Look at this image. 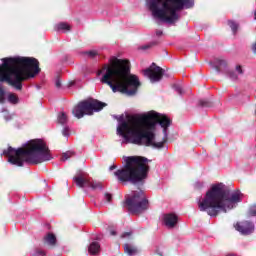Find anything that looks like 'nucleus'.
<instances>
[{"label": "nucleus", "mask_w": 256, "mask_h": 256, "mask_svg": "<svg viewBox=\"0 0 256 256\" xmlns=\"http://www.w3.org/2000/svg\"><path fill=\"white\" fill-rule=\"evenodd\" d=\"M118 118L116 135L122 137L121 145H145L152 149L161 150L169 140L167 129L171 127V119L164 114L151 110L140 118L127 115Z\"/></svg>", "instance_id": "obj_1"}, {"label": "nucleus", "mask_w": 256, "mask_h": 256, "mask_svg": "<svg viewBox=\"0 0 256 256\" xmlns=\"http://www.w3.org/2000/svg\"><path fill=\"white\" fill-rule=\"evenodd\" d=\"M110 64H105L96 72L100 82L109 85L113 93H122L133 97L141 87V81L135 74H131L129 61L111 57Z\"/></svg>", "instance_id": "obj_2"}, {"label": "nucleus", "mask_w": 256, "mask_h": 256, "mask_svg": "<svg viewBox=\"0 0 256 256\" xmlns=\"http://www.w3.org/2000/svg\"><path fill=\"white\" fill-rule=\"evenodd\" d=\"M0 65V82H7L16 91L23 89V81L39 75V60L33 57L15 56L2 59Z\"/></svg>", "instance_id": "obj_3"}, {"label": "nucleus", "mask_w": 256, "mask_h": 256, "mask_svg": "<svg viewBox=\"0 0 256 256\" xmlns=\"http://www.w3.org/2000/svg\"><path fill=\"white\" fill-rule=\"evenodd\" d=\"M241 203V191L230 192L223 183L213 184L202 199L198 200L199 211L210 217H217L219 213H227Z\"/></svg>", "instance_id": "obj_4"}, {"label": "nucleus", "mask_w": 256, "mask_h": 256, "mask_svg": "<svg viewBox=\"0 0 256 256\" xmlns=\"http://www.w3.org/2000/svg\"><path fill=\"white\" fill-rule=\"evenodd\" d=\"M23 147L15 149L10 146L3 151L2 155H6L8 163L16 165V167H23L24 163L39 165L53 159L51 150L43 139H32L26 142Z\"/></svg>", "instance_id": "obj_5"}, {"label": "nucleus", "mask_w": 256, "mask_h": 256, "mask_svg": "<svg viewBox=\"0 0 256 256\" xmlns=\"http://www.w3.org/2000/svg\"><path fill=\"white\" fill-rule=\"evenodd\" d=\"M146 5L155 21L175 25L181 19V9H191L195 0H146Z\"/></svg>", "instance_id": "obj_6"}, {"label": "nucleus", "mask_w": 256, "mask_h": 256, "mask_svg": "<svg viewBox=\"0 0 256 256\" xmlns=\"http://www.w3.org/2000/svg\"><path fill=\"white\" fill-rule=\"evenodd\" d=\"M124 168L117 170L114 175L121 183L143 185L149 173V160L141 156H124Z\"/></svg>", "instance_id": "obj_7"}, {"label": "nucleus", "mask_w": 256, "mask_h": 256, "mask_svg": "<svg viewBox=\"0 0 256 256\" xmlns=\"http://www.w3.org/2000/svg\"><path fill=\"white\" fill-rule=\"evenodd\" d=\"M104 107H107V103L98 100H86L78 103L74 107L72 113L77 119H82L85 115H93V113H99Z\"/></svg>", "instance_id": "obj_8"}, {"label": "nucleus", "mask_w": 256, "mask_h": 256, "mask_svg": "<svg viewBox=\"0 0 256 256\" xmlns=\"http://www.w3.org/2000/svg\"><path fill=\"white\" fill-rule=\"evenodd\" d=\"M128 211L134 215H139L149 209V200L145 197L143 190L135 191L132 197L126 200Z\"/></svg>", "instance_id": "obj_9"}, {"label": "nucleus", "mask_w": 256, "mask_h": 256, "mask_svg": "<svg viewBox=\"0 0 256 256\" xmlns=\"http://www.w3.org/2000/svg\"><path fill=\"white\" fill-rule=\"evenodd\" d=\"M73 181L76 183L77 187L81 189H92V191H97V189H103L100 182L93 181L91 178L87 177L85 173H78L73 177Z\"/></svg>", "instance_id": "obj_10"}, {"label": "nucleus", "mask_w": 256, "mask_h": 256, "mask_svg": "<svg viewBox=\"0 0 256 256\" xmlns=\"http://www.w3.org/2000/svg\"><path fill=\"white\" fill-rule=\"evenodd\" d=\"M144 75L150 79L151 83H157L163 77V68L156 66L155 63H153L151 68L144 71Z\"/></svg>", "instance_id": "obj_11"}, {"label": "nucleus", "mask_w": 256, "mask_h": 256, "mask_svg": "<svg viewBox=\"0 0 256 256\" xmlns=\"http://www.w3.org/2000/svg\"><path fill=\"white\" fill-rule=\"evenodd\" d=\"M235 229H236V231L241 233V235H251V233H253V231H255V223H253L252 221H247V220L238 222L235 225Z\"/></svg>", "instance_id": "obj_12"}, {"label": "nucleus", "mask_w": 256, "mask_h": 256, "mask_svg": "<svg viewBox=\"0 0 256 256\" xmlns=\"http://www.w3.org/2000/svg\"><path fill=\"white\" fill-rule=\"evenodd\" d=\"M162 221L167 229H175L179 223V216L175 213H167L163 215Z\"/></svg>", "instance_id": "obj_13"}, {"label": "nucleus", "mask_w": 256, "mask_h": 256, "mask_svg": "<svg viewBox=\"0 0 256 256\" xmlns=\"http://www.w3.org/2000/svg\"><path fill=\"white\" fill-rule=\"evenodd\" d=\"M245 71L243 70V66L237 64L234 70H227L225 75L230 81H237L239 76L243 75Z\"/></svg>", "instance_id": "obj_14"}, {"label": "nucleus", "mask_w": 256, "mask_h": 256, "mask_svg": "<svg viewBox=\"0 0 256 256\" xmlns=\"http://www.w3.org/2000/svg\"><path fill=\"white\" fill-rule=\"evenodd\" d=\"M214 69L216 70L217 73H223L222 69L227 68V61L221 58H216L214 62L212 63Z\"/></svg>", "instance_id": "obj_15"}, {"label": "nucleus", "mask_w": 256, "mask_h": 256, "mask_svg": "<svg viewBox=\"0 0 256 256\" xmlns=\"http://www.w3.org/2000/svg\"><path fill=\"white\" fill-rule=\"evenodd\" d=\"M54 31H57V33H69L71 31V25L67 22L57 23L54 26Z\"/></svg>", "instance_id": "obj_16"}, {"label": "nucleus", "mask_w": 256, "mask_h": 256, "mask_svg": "<svg viewBox=\"0 0 256 256\" xmlns=\"http://www.w3.org/2000/svg\"><path fill=\"white\" fill-rule=\"evenodd\" d=\"M99 251H101V245L98 242H92L88 247L90 255H99Z\"/></svg>", "instance_id": "obj_17"}, {"label": "nucleus", "mask_w": 256, "mask_h": 256, "mask_svg": "<svg viewBox=\"0 0 256 256\" xmlns=\"http://www.w3.org/2000/svg\"><path fill=\"white\" fill-rule=\"evenodd\" d=\"M57 122L59 123V125L62 126L67 125V123H69V118L67 117V114L65 112L58 113Z\"/></svg>", "instance_id": "obj_18"}, {"label": "nucleus", "mask_w": 256, "mask_h": 256, "mask_svg": "<svg viewBox=\"0 0 256 256\" xmlns=\"http://www.w3.org/2000/svg\"><path fill=\"white\" fill-rule=\"evenodd\" d=\"M124 252L128 256L137 255V247L131 245V244H125L124 245Z\"/></svg>", "instance_id": "obj_19"}, {"label": "nucleus", "mask_w": 256, "mask_h": 256, "mask_svg": "<svg viewBox=\"0 0 256 256\" xmlns=\"http://www.w3.org/2000/svg\"><path fill=\"white\" fill-rule=\"evenodd\" d=\"M44 241L47 245H55V243H57V238L55 237L54 234L52 233H48L45 237H44Z\"/></svg>", "instance_id": "obj_20"}, {"label": "nucleus", "mask_w": 256, "mask_h": 256, "mask_svg": "<svg viewBox=\"0 0 256 256\" xmlns=\"http://www.w3.org/2000/svg\"><path fill=\"white\" fill-rule=\"evenodd\" d=\"M8 102L11 103V105H18L19 103V96H17L16 94L10 93L8 94Z\"/></svg>", "instance_id": "obj_21"}, {"label": "nucleus", "mask_w": 256, "mask_h": 256, "mask_svg": "<svg viewBox=\"0 0 256 256\" xmlns=\"http://www.w3.org/2000/svg\"><path fill=\"white\" fill-rule=\"evenodd\" d=\"M228 25L231 28L233 34L237 33V30L239 29V24L235 21H228Z\"/></svg>", "instance_id": "obj_22"}, {"label": "nucleus", "mask_w": 256, "mask_h": 256, "mask_svg": "<svg viewBox=\"0 0 256 256\" xmlns=\"http://www.w3.org/2000/svg\"><path fill=\"white\" fill-rule=\"evenodd\" d=\"M84 55H87L88 57H91V59H93V57H97V55H99V52L97 50H89L84 52Z\"/></svg>", "instance_id": "obj_23"}, {"label": "nucleus", "mask_w": 256, "mask_h": 256, "mask_svg": "<svg viewBox=\"0 0 256 256\" xmlns=\"http://www.w3.org/2000/svg\"><path fill=\"white\" fill-rule=\"evenodd\" d=\"M62 135L63 137H69V135H71V130L69 129V126L64 125L62 129Z\"/></svg>", "instance_id": "obj_24"}, {"label": "nucleus", "mask_w": 256, "mask_h": 256, "mask_svg": "<svg viewBox=\"0 0 256 256\" xmlns=\"http://www.w3.org/2000/svg\"><path fill=\"white\" fill-rule=\"evenodd\" d=\"M248 215L250 217H256V204L250 206V208L248 210Z\"/></svg>", "instance_id": "obj_25"}, {"label": "nucleus", "mask_w": 256, "mask_h": 256, "mask_svg": "<svg viewBox=\"0 0 256 256\" xmlns=\"http://www.w3.org/2000/svg\"><path fill=\"white\" fill-rule=\"evenodd\" d=\"M71 157H73V152L71 151L65 152L62 155L61 161H67L68 159H71Z\"/></svg>", "instance_id": "obj_26"}, {"label": "nucleus", "mask_w": 256, "mask_h": 256, "mask_svg": "<svg viewBox=\"0 0 256 256\" xmlns=\"http://www.w3.org/2000/svg\"><path fill=\"white\" fill-rule=\"evenodd\" d=\"M173 89L177 91L178 95H183V88L179 84H174Z\"/></svg>", "instance_id": "obj_27"}, {"label": "nucleus", "mask_w": 256, "mask_h": 256, "mask_svg": "<svg viewBox=\"0 0 256 256\" xmlns=\"http://www.w3.org/2000/svg\"><path fill=\"white\" fill-rule=\"evenodd\" d=\"M3 101H5V88L0 86V103H3Z\"/></svg>", "instance_id": "obj_28"}, {"label": "nucleus", "mask_w": 256, "mask_h": 256, "mask_svg": "<svg viewBox=\"0 0 256 256\" xmlns=\"http://www.w3.org/2000/svg\"><path fill=\"white\" fill-rule=\"evenodd\" d=\"M1 113H4V119L6 121H11L12 117H11V115H9V112H7V110L5 108H3L1 110Z\"/></svg>", "instance_id": "obj_29"}, {"label": "nucleus", "mask_w": 256, "mask_h": 256, "mask_svg": "<svg viewBox=\"0 0 256 256\" xmlns=\"http://www.w3.org/2000/svg\"><path fill=\"white\" fill-rule=\"evenodd\" d=\"M194 187H195V189H203L205 187V182L196 181L194 183Z\"/></svg>", "instance_id": "obj_30"}, {"label": "nucleus", "mask_w": 256, "mask_h": 256, "mask_svg": "<svg viewBox=\"0 0 256 256\" xmlns=\"http://www.w3.org/2000/svg\"><path fill=\"white\" fill-rule=\"evenodd\" d=\"M61 78L59 77V76H57L56 78H55V87H56V89H61Z\"/></svg>", "instance_id": "obj_31"}, {"label": "nucleus", "mask_w": 256, "mask_h": 256, "mask_svg": "<svg viewBox=\"0 0 256 256\" xmlns=\"http://www.w3.org/2000/svg\"><path fill=\"white\" fill-rule=\"evenodd\" d=\"M111 199H113V196L109 193H105L104 194V201H106V203H111Z\"/></svg>", "instance_id": "obj_32"}, {"label": "nucleus", "mask_w": 256, "mask_h": 256, "mask_svg": "<svg viewBox=\"0 0 256 256\" xmlns=\"http://www.w3.org/2000/svg\"><path fill=\"white\" fill-rule=\"evenodd\" d=\"M33 256H46L45 251L41 250V249H37L35 250Z\"/></svg>", "instance_id": "obj_33"}, {"label": "nucleus", "mask_w": 256, "mask_h": 256, "mask_svg": "<svg viewBox=\"0 0 256 256\" xmlns=\"http://www.w3.org/2000/svg\"><path fill=\"white\" fill-rule=\"evenodd\" d=\"M133 232H125L122 234V239H131Z\"/></svg>", "instance_id": "obj_34"}, {"label": "nucleus", "mask_w": 256, "mask_h": 256, "mask_svg": "<svg viewBox=\"0 0 256 256\" xmlns=\"http://www.w3.org/2000/svg\"><path fill=\"white\" fill-rule=\"evenodd\" d=\"M200 105L202 107H211V104H209L206 100L200 101Z\"/></svg>", "instance_id": "obj_35"}, {"label": "nucleus", "mask_w": 256, "mask_h": 256, "mask_svg": "<svg viewBox=\"0 0 256 256\" xmlns=\"http://www.w3.org/2000/svg\"><path fill=\"white\" fill-rule=\"evenodd\" d=\"M151 47H152V44H146V45L141 46L140 49H142L143 51H147V49H151Z\"/></svg>", "instance_id": "obj_36"}, {"label": "nucleus", "mask_w": 256, "mask_h": 256, "mask_svg": "<svg viewBox=\"0 0 256 256\" xmlns=\"http://www.w3.org/2000/svg\"><path fill=\"white\" fill-rule=\"evenodd\" d=\"M156 255L163 256V255H165V252H163V250L158 248V249H156Z\"/></svg>", "instance_id": "obj_37"}, {"label": "nucleus", "mask_w": 256, "mask_h": 256, "mask_svg": "<svg viewBox=\"0 0 256 256\" xmlns=\"http://www.w3.org/2000/svg\"><path fill=\"white\" fill-rule=\"evenodd\" d=\"M157 37H161L163 35V30H156Z\"/></svg>", "instance_id": "obj_38"}, {"label": "nucleus", "mask_w": 256, "mask_h": 256, "mask_svg": "<svg viewBox=\"0 0 256 256\" xmlns=\"http://www.w3.org/2000/svg\"><path fill=\"white\" fill-rule=\"evenodd\" d=\"M73 85H75V81H70V82H68L67 87H68V88H69V87H73Z\"/></svg>", "instance_id": "obj_39"}, {"label": "nucleus", "mask_w": 256, "mask_h": 256, "mask_svg": "<svg viewBox=\"0 0 256 256\" xmlns=\"http://www.w3.org/2000/svg\"><path fill=\"white\" fill-rule=\"evenodd\" d=\"M252 51L253 53H256V42L252 45Z\"/></svg>", "instance_id": "obj_40"}, {"label": "nucleus", "mask_w": 256, "mask_h": 256, "mask_svg": "<svg viewBox=\"0 0 256 256\" xmlns=\"http://www.w3.org/2000/svg\"><path fill=\"white\" fill-rule=\"evenodd\" d=\"M114 169H117V166L112 165V166L109 167V171H113Z\"/></svg>", "instance_id": "obj_41"}, {"label": "nucleus", "mask_w": 256, "mask_h": 256, "mask_svg": "<svg viewBox=\"0 0 256 256\" xmlns=\"http://www.w3.org/2000/svg\"><path fill=\"white\" fill-rule=\"evenodd\" d=\"M110 235L115 236L117 235V232L115 230L110 231Z\"/></svg>", "instance_id": "obj_42"}, {"label": "nucleus", "mask_w": 256, "mask_h": 256, "mask_svg": "<svg viewBox=\"0 0 256 256\" xmlns=\"http://www.w3.org/2000/svg\"><path fill=\"white\" fill-rule=\"evenodd\" d=\"M226 256H235V254H228V255H226Z\"/></svg>", "instance_id": "obj_43"}, {"label": "nucleus", "mask_w": 256, "mask_h": 256, "mask_svg": "<svg viewBox=\"0 0 256 256\" xmlns=\"http://www.w3.org/2000/svg\"><path fill=\"white\" fill-rule=\"evenodd\" d=\"M254 19H256V11L254 12Z\"/></svg>", "instance_id": "obj_44"}]
</instances>
